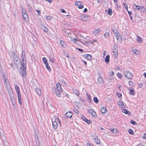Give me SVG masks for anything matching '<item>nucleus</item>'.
Masks as SVG:
<instances>
[{"mask_svg": "<svg viewBox=\"0 0 146 146\" xmlns=\"http://www.w3.org/2000/svg\"><path fill=\"white\" fill-rule=\"evenodd\" d=\"M53 91L56 94L57 96L59 98H60L61 97V94L60 93V92H61V91L55 90L54 91Z\"/></svg>", "mask_w": 146, "mask_h": 146, "instance_id": "9d476101", "label": "nucleus"}, {"mask_svg": "<svg viewBox=\"0 0 146 146\" xmlns=\"http://www.w3.org/2000/svg\"><path fill=\"white\" fill-rule=\"evenodd\" d=\"M84 57L86 58L87 59L89 60H90L92 58L91 55L89 54H84Z\"/></svg>", "mask_w": 146, "mask_h": 146, "instance_id": "a211bd4d", "label": "nucleus"}, {"mask_svg": "<svg viewBox=\"0 0 146 146\" xmlns=\"http://www.w3.org/2000/svg\"><path fill=\"white\" fill-rule=\"evenodd\" d=\"M64 55L67 57H68L69 56V54L67 52L65 53Z\"/></svg>", "mask_w": 146, "mask_h": 146, "instance_id": "052dcab7", "label": "nucleus"}, {"mask_svg": "<svg viewBox=\"0 0 146 146\" xmlns=\"http://www.w3.org/2000/svg\"><path fill=\"white\" fill-rule=\"evenodd\" d=\"M77 49L80 52H83L84 51L82 49L78 48H77Z\"/></svg>", "mask_w": 146, "mask_h": 146, "instance_id": "e2e57ef3", "label": "nucleus"}, {"mask_svg": "<svg viewBox=\"0 0 146 146\" xmlns=\"http://www.w3.org/2000/svg\"><path fill=\"white\" fill-rule=\"evenodd\" d=\"M137 41L139 42V43H140L141 42H142V39L141 38V37H137Z\"/></svg>", "mask_w": 146, "mask_h": 146, "instance_id": "c756f323", "label": "nucleus"}, {"mask_svg": "<svg viewBox=\"0 0 146 146\" xmlns=\"http://www.w3.org/2000/svg\"><path fill=\"white\" fill-rule=\"evenodd\" d=\"M74 112L75 113H76L77 114H78L79 113V112L78 111L77 109H75L74 110Z\"/></svg>", "mask_w": 146, "mask_h": 146, "instance_id": "0e129e2a", "label": "nucleus"}, {"mask_svg": "<svg viewBox=\"0 0 146 146\" xmlns=\"http://www.w3.org/2000/svg\"><path fill=\"white\" fill-rule=\"evenodd\" d=\"M11 101L12 103H14L15 101L14 97H13L11 99Z\"/></svg>", "mask_w": 146, "mask_h": 146, "instance_id": "6e6d98bb", "label": "nucleus"}, {"mask_svg": "<svg viewBox=\"0 0 146 146\" xmlns=\"http://www.w3.org/2000/svg\"><path fill=\"white\" fill-rule=\"evenodd\" d=\"M15 88L17 93V97L19 102L20 105H21L22 104V102L21 101V95L19 90V88L18 86L17 85H15Z\"/></svg>", "mask_w": 146, "mask_h": 146, "instance_id": "f257e3e1", "label": "nucleus"}, {"mask_svg": "<svg viewBox=\"0 0 146 146\" xmlns=\"http://www.w3.org/2000/svg\"><path fill=\"white\" fill-rule=\"evenodd\" d=\"M60 45L62 47H64V42L63 41L60 40Z\"/></svg>", "mask_w": 146, "mask_h": 146, "instance_id": "a18cd8bd", "label": "nucleus"}, {"mask_svg": "<svg viewBox=\"0 0 146 146\" xmlns=\"http://www.w3.org/2000/svg\"><path fill=\"white\" fill-rule=\"evenodd\" d=\"M20 75L22 77H23L25 76V71H24L23 72H19Z\"/></svg>", "mask_w": 146, "mask_h": 146, "instance_id": "58836bf2", "label": "nucleus"}, {"mask_svg": "<svg viewBox=\"0 0 146 146\" xmlns=\"http://www.w3.org/2000/svg\"><path fill=\"white\" fill-rule=\"evenodd\" d=\"M25 54H24L23 55V52H22V56H21V57H22V63H26V60H24L25 59Z\"/></svg>", "mask_w": 146, "mask_h": 146, "instance_id": "a878e982", "label": "nucleus"}, {"mask_svg": "<svg viewBox=\"0 0 146 146\" xmlns=\"http://www.w3.org/2000/svg\"><path fill=\"white\" fill-rule=\"evenodd\" d=\"M94 102L96 103L97 104L99 102V100L98 98L96 97H94L93 98Z\"/></svg>", "mask_w": 146, "mask_h": 146, "instance_id": "c85d7f7f", "label": "nucleus"}, {"mask_svg": "<svg viewBox=\"0 0 146 146\" xmlns=\"http://www.w3.org/2000/svg\"><path fill=\"white\" fill-rule=\"evenodd\" d=\"M49 60L51 61L53 63L54 62V60L53 58L49 57Z\"/></svg>", "mask_w": 146, "mask_h": 146, "instance_id": "37998d69", "label": "nucleus"}, {"mask_svg": "<svg viewBox=\"0 0 146 146\" xmlns=\"http://www.w3.org/2000/svg\"><path fill=\"white\" fill-rule=\"evenodd\" d=\"M132 50L136 54H139V52L136 49H132Z\"/></svg>", "mask_w": 146, "mask_h": 146, "instance_id": "ea45409f", "label": "nucleus"}, {"mask_svg": "<svg viewBox=\"0 0 146 146\" xmlns=\"http://www.w3.org/2000/svg\"><path fill=\"white\" fill-rule=\"evenodd\" d=\"M46 67L47 68V69L49 71H50L51 70V68L48 65V63L46 64H45Z\"/></svg>", "mask_w": 146, "mask_h": 146, "instance_id": "4c0bfd02", "label": "nucleus"}, {"mask_svg": "<svg viewBox=\"0 0 146 146\" xmlns=\"http://www.w3.org/2000/svg\"><path fill=\"white\" fill-rule=\"evenodd\" d=\"M64 30H63V31L65 33L66 35H67V36H68L69 35H70L71 33H70L69 32V30H68L64 29Z\"/></svg>", "mask_w": 146, "mask_h": 146, "instance_id": "6ab92c4d", "label": "nucleus"}, {"mask_svg": "<svg viewBox=\"0 0 146 146\" xmlns=\"http://www.w3.org/2000/svg\"><path fill=\"white\" fill-rule=\"evenodd\" d=\"M112 14V9L110 8H109L108 11V14L110 15H111Z\"/></svg>", "mask_w": 146, "mask_h": 146, "instance_id": "393cba45", "label": "nucleus"}, {"mask_svg": "<svg viewBox=\"0 0 146 146\" xmlns=\"http://www.w3.org/2000/svg\"><path fill=\"white\" fill-rule=\"evenodd\" d=\"M133 8L134 9L137 10H139L140 9V7L139 5H137L135 4H134L133 6Z\"/></svg>", "mask_w": 146, "mask_h": 146, "instance_id": "bb28decb", "label": "nucleus"}, {"mask_svg": "<svg viewBox=\"0 0 146 146\" xmlns=\"http://www.w3.org/2000/svg\"><path fill=\"white\" fill-rule=\"evenodd\" d=\"M95 142L98 144H99L100 143V141L98 138L97 137L95 139Z\"/></svg>", "mask_w": 146, "mask_h": 146, "instance_id": "473e14b6", "label": "nucleus"}, {"mask_svg": "<svg viewBox=\"0 0 146 146\" xmlns=\"http://www.w3.org/2000/svg\"><path fill=\"white\" fill-rule=\"evenodd\" d=\"M112 30L115 36H119L120 35V34L118 32V31L116 29L113 28Z\"/></svg>", "mask_w": 146, "mask_h": 146, "instance_id": "39448f33", "label": "nucleus"}, {"mask_svg": "<svg viewBox=\"0 0 146 146\" xmlns=\"http://www.w3.org/2000/svg\"><path fill=\"white\" fill-rule=\"evenodd\" d=\"M117 40L120 42H121L122 41V37H115Z\"/></svg>", "mask_w": 146, "mask_h": 146, "instance_id": "e433bc0d", "label": "nucleus"}, {"mask_svg": "<svg viewBox=\"0 0 146 146\" xmlns=\"http://www.w3.org/2000/svg\"><path fill=\"white\" fill-rule=\"evenodd\" d=\"M113 53L115 58H117L118 55V52L115 48L113 50Z\"/></svg>", "mask_w": 146, "mask_h": 146, "instance_id": "ddd939ff", "label": "nucleus"}, {"mask_svg": "<svg viewBox=\"0 0 146 146\" xmlns=\"http://www.w3.org/2000/svg\"><path fill=\"white\" fill-rule=\"evenodd\" d=\"M25 69L23 68V67H20V68L18 70L20 72H23L24 71H26Z\"/></svg>", "mask_w": 146, "mask_h": 146, "instance_id": "2f4dec72", "label": "nucleus"}, {"mask_svg": "<svg viewBox=\"0 0 146 146\" xmlns=\"http://www.w3.org/2000/svg\"><path fill=\"white\" fill-rule=\"evenodd\" d=\"M130 94L132 95H133L135 94L134 91L133 89H131L130 90Z\"/></svg>", "mask_w": 146, "mask_h": 146, "instance_id": "f704fd0d", "label": "nucleus"}, {"mask_svg": "<svg viewBox=\"0 0 146 146\" xmlns=\"http://www.w3.org/2000/svg\"><path fill=\"white\" fill-rule=\"evenodd\" d=\"M143 137L144 139H146V133H145L144 134L143 136Z\"/></svg>", "mask_w": 146, "mask_h": 146, "instance_id": "774afa93", "label": "nucleus"}, {"mask_svg": "<svg viewBox=\"0 0 146 146\" xmlns=\"http://www.w3.org/2000/svg\"><path fill=\"white\" fill-rule=\"evenodd\" d=\"M98 83L100 84L103 83V78L101 77H99L98 79Z\"/></svg>", "mask_w": 146, "mask_h": 146, "instance_id": "dca6fc26", "label": "nucleus"}, {"mask_svg": "<svg viewBox=\"0 0 146 146\" xmlns=\"http://www.w3.org/2000/svg\"><path fill=\"white\" fill-rule=\"evenodd\" d=\"M122 112L125 114H127L129 115H130L131 114V113L126 109H124L123 110Z\"/></svg>", "mask_w": 146, "mask_h": 146, "instance_id": "2eb2a0df", "label": "nucleus"}, {"mask_svg": "<svg viewBox=\"0 0 146 146\" xmlns=\"http://www.w3.org/2000/svg\"><path fill=\"white\" fill-rule=\"evenodd\" d=\"M105 62L106 63L109 62L110 61V56L109 55H107L105 59Z\"/></svg>", "mask_w": 146, "mask_h": 146, "instance_id": "aec40b11", "label": "nucleus"}, {"mask_svg": "<svg viewBox=\"0 0 146 146\" xmlns=\"http://www.w3.org/2000/svg\"><path fill=\"white\" fill-rule=\"evenodd\" d=\"M52 125L53 126V128L54 129H56L57 128L58 126V123H57L56 120L54 121H52Z\"/></svg>", "mask_w": 146, "mask_h": 146, "instance_id": "6e6552de", "label": "nucleus"}, {"mask_svg": "<svg viewBox=\"0 0 146 146\" xmlns=\"http://www.w3.org/2000/svg\"><path fill=\"white\" fill-rule=\"evenodd\" d=\"M129 85L131 86H133V82L132 81H130L129 82Z\"/></svg>", "mask_w": 146, "mask_h": 146, "instance_id": "864d4df0", "label": "nucleus"}, {"mask_svg": "<svg viewBox=\"0 0 146 146\" xmlns=\"http://www.w3.org/2000/svg\"><path fill=\"white\" fill-rule=\"evenodd\" d=\"M14 61L15 63H17L18 60H19L18 56L15 52H13L12 53Z\"/></svg>", "mask_w": 146, "mask_h": 146, "instance_id": "f03ea898", "label": "nucleus"}, {"mask_svg": "<svg viewBox=\"0 0 146 146\" xmlns=\"http://www.w3.org/2000/svg\"><path fill=\"white\" fill-rule=\"evenodd\" d=\"M42 60L44 62V63L45 64H48L47 60L46 59V58L45 57H43L42 58Z\"/></svg>", "mask_w": 146, "mask_h": 146, "instance_id": "7c9ffc66", "label": "nucleus"}, {"mask_svg": "<svg viewBox=\"0 0 146 146\" xmlns=\"http://www.w3.org/2000/svg\"><path fill=\"white\" fill-rule=\"evenodd\" d=\"M87 96H88V100L90 101L91 100V96L90 95H89L88 94H87Z\"/></svg>", "mask_w": 146, "mask_h": 146, "instance_id": "5fc2aeb1", "label": "nucleus"}, {"mask_svg": "<svg viewBox=\"0 0 146 146\" xmlns=\"http://www.w3.org/2000/svg\"><path fill=\"white\" fill-rule=\"evenodd\" d=\"M81 19L83 21H86L88 19L89 16L86 15L82 14L80 16Z\"/></svg>", "mask_w": 146, "mask_h": 146, "instance_id": "7ed1b4c3", "label": "nucleus"}, {"mask_svg": "<svg viewBox=\"0 0 146 146\" xmlns=\"http://www.w3.org/2000/svg\"><path fill=\"white\" fill-rule=\"evenodd\" d=\"M118 105L120 107H121L122 108H123L124 107V106L123 105V102H119L118 103Z\"/></svg>", "mask_w": 146, "mask_h": 146, "instance_id": "cd10ccee", "label": "nucleus"}, {"mask_svg": "<svg viewBox=\"0 0 146 146\" xmlns=\"http://www.w3.org/2000/svg\"><path fill=\"white\" fill-rule=\"evenodd\" d=\"M46 18L47 19L50 20L52 19V17H51L48 16L46 17Z\"/></svg>", "mask_w": 146, "mask_h": 146, "instance_id": "13d9d810", "label": "nucleus"}, {"mask_svg": "<svg viewBox=\"0 0 146 146\" xmlns=\"http://www.w3.org/2000/svg\"><path fill=\"white\" fill-rule=\"evenodd\" d=\"M55 120H56L57 121H58V123L60 127L61 126V121L59 120V119L58 118H56Z\"/></svg>", "mask_w": 146, "mask_h": 146, "instance_id": "c03bdc74", "label": "nucleus"}, {"mask_svg": "<svg viewBox=\"0 0 146 146\" xmlns=\"http://www.w3.org/2000/svg\"><path fill=\"white\" fill-rule=\"evenodd\" d=\"M35 91L37 94L39 96H40L41 94V90L39 89L36 88L35 89Z\"/></svg>", "mask_w": 146, "mask_h": 146, "instance_id": "4468645a", "label": "nucleus"}, {"mask_svg": "<svg viewBox=\"0 0 146 146\" xmlns=\"http://www.w3.org/2000/svg\"><path fill=\"white\" fill-rule=\"evenodd\" d=\"M21 9L22 14V15H24L25 14H27V13L25 10V9H23V7H21Z\"/></svg>", "mask_w": 146, "mask_h": 146, "instance_id": "412c9836", "label": "nucleus"}, {"mask_svg": "<svg viewBox=\"0 0 146 146\" xmlns=\"http://www.w3.org/2000/svg\"><path fill=\"white\" fill-rule=\"evenodd\" d=\"M81 3H82V2L81 1H77L75 2V4L76 5L79 6Z\"/></svg>", "mask_w": 146, "mask_h": 146, "instance_id": "c9c22d12", "label": "nucleus"}, {"mask_svg": "<svg viewBox=\"0 0 146 146\" xmlns=\"http://www.w3.org/2000/svg\"><path fill=\"white\" fill-rule=\"evenodd\" d=\"M116 129H111V131L112 132L114 133L115 132V131H116Z\"/></svg>", "mask_w": 146, "mask_h": 146, "instance_id": "680f3d73", "label": "nucleus"}, {"mask_svg": "<svg viewBox=\"0 0 146 146\" xmlns=\"http://www.w3.org/2000/svg\"><path fill=\"white\" fill-rule=\"evenodd\" d=\"M100 30L99 29H97L95 30L93 32V33L94 35H96L98 33H100Z\"/></svg>", "mask_w": 146, "mask_h": 146, "instance_id": "b1692460", "label": "nucleus"}, {"mask_svg": "<svg viewBox=\"0 0 146 146\" xmlns=\"http://www.w3.org/2000/svg\"><path fill=\"white\" fill-rule=\"evenodd\" d=\"M117 76L119 78H121L122 77V75L119 73L118 72V73H117Z\"/></svg>", "mask_w": 146, "mask_h": 146, "instance_id": "79ce46f5", "label": "nucleus"}, {"mask_svg": "<svg viewBox=\"0 0 146 146\" xmlns=\"http://www.w3.org/2000/svg\"><path fill=\"white\" fill-rule=\"evenodd\" d=\"M117 96L119 97H121L122 96V95L120 93H117Z\"/></svg>", "mask_w": 146, "mask_h": 146, "instance_id": "69168bd1", "label": "nucleus"}, {"mask_svg": "<svg viewBox=\"0 0 146 146\" xmlns=\"http://www.w3.org/2000/svg\"><path fill=\"white\" fill-rule=\"evenodd\" d=\"M74 92L75 93V94H76V95L78 96L79 94V93L78 91L77 90H75L74 91Z\"/></svg>", "mask_w": 146, "mask_h": 146, "instance_id": "09e8293b", "label": "nucleus"}, {"mask_svg": "<svg viewBox=\"0 0 146 146\" xmlns=\"http://www.w3.org/2000/svg\"><path fill=\"white\" fill-rule=\"evenodd\" d=\"M42 29L45 32H47L48 31V29L46 26L42 25L41 27Z\"/></svg>", "mask_w": 146, "mask_h": 146, "instance_id": "4be33fe9", "label": "nucleus"}, {"mask_svg": "<svg viewBox=\"0 0 146 146\" xmlns=\"http://www.w3.org/2000/svg\"><path fill=\"white\" fill-rule=\"evenodd\" d=\"M23 18L25 21L29 19V17L27 14H25L24 15H23Z\"/></svg>", "mask_w": 146, "mask_h": 146, "instance_id": "5701e85b", "label": "nucleus"}, {"mask_svg": "<svg viewBox=\"0 0 146 146\" xmlns=\"http://www.w3.org/2000/svg\"><path fill=\"white\" fill-rule=\"evenodd\" d=\"M72 115V113L71 111H68L66 113V117L68 118H70Z\"/></svg>", "mask_w": 146, "mask_h": 146, "instance_id": "9b49d317", "label": "nucleus"}, {"mask_svg": "<svg viewBox=\"0 0 146 146\" xmlns=\"http://www.w3.org/2000/svg\"><path fill=\"white\" fill-rule=\"evenodd\" d=\"M21 67H23V68L26 69V63H21Z\"/></svg>", "mask_w": 146, "mask_h": 146, "instance_id": "72a5a7b5", "label": "nucleus"}, {"mask_svg": "<svg viewBox=\"0 0 146 146\" xmlns=\"http://www.w3.org/2000/svg\"><path fill=\"white\" fill-rule=\"evenodd\" d=\"M96 41H97V40H96V39H94V40H89V42H90L91 43H92V44H93V42H95Z\"/></svg>", "mask_w": 146, "mask_h": 146, "instance_id": "8fccbe9b", "label": "nucleus"}, {"mask_svg": "<svg viewBox=\"0 0 146 146\" xmlns=\"http://www.w3.org/2000/svg\"><path fill=\"white\" fill-rule=\"evenodd\" d=\"M3 80H4V83L7 86V85L9 84V80L5 77V74L3 75Z\"/></svg>", "mask_w": 146, "mask_h": 146, "instance_id": "0eeeda50", "label": "nucleus"}, {"mask_svg": "<svg viewBox=\"0 0 146 146\" xmlns=\"http://www.w3.org/2000/svg\"><path fill=\"white\" fill-rule=\"evenodd\" d=\"M107 111V109L105 107H102L101 108L100 111L101 112V113H105Z\"/></svg>", "mask_w": 146, "mask_h": 146, "instance_id": "f3484780", "label": "nucleus"}, {"mask_svg": "<svg viewBox=\"0 0 146 146\" xmlns=\"http://www.w3.org/2000/svg\"><path fill=\"white\" fill-rule=\"evenodd\" d=\"M114 74V72L113 71L111 72L110 73V76H112V75H113Z\"/></svg>", "mask_w": 146, "mask_h": 146, "instance_id": "338daca9", "label": "nucleus"}, {"mask_svg": "<svg viewBox=\"0 0 146 146\" xmlns=\"http://www.w3.org/2000/svg\"><path fill=\"white\" fill-rule=\"evenodd\" d=\"M55 90H62L61 85L59 82H58L56 85V89Z\"/></svg>", "mask_w": 146, "mask_h": 146, "instance_id": "f8f14e48", "label": "nucleus"}, {"mask_svg": "<svg viewBox=\"0 0 146 146\" xmlns=\"http://www.w3.org/2000/svg\"><path fill=\"white\" fill-rule=\"evenodd\" d=\"M88 112L90 113L93 117H96L97 115L96 112L92 109H90L88 110Z\"/></svg>", "mask_w": 146, "mask_h": 146, "instance_id": "423d86ee", "label": "nucleus"}, {"mask_svg": "<svg viewBox=\"0 0 146 146\" xmlns=\"http://www.w3.org/2000/svg\"><path fill=\"white\" fill-rule=\"evenodd\" d=\"M104 36H109V33H105Z\"/></svg>", "mask_w": 146, "mask_h": 146, "instance_id": "bf43d9fd", "label": "nucleus"}, {"mask_svg": "<svg viewBox=\"0 0 146 146\" xmlns=\"http://www.w3.org/2000/svg\"><path fill=\"white\" fill-rule=\"evenodd\" d=\"M125 76L126 78L130 79H131L133 77V75L129 71L127 72L125 74Z\"/></svg>", "mask_w": 146, "mask_h": 146, "instance_id": "20e7f679", "label": "nucleus"}, {"mask_svg": "<svg viewBox=\"0 0 146 146\" xmlns=\"http://www.w3.org/2000/svg\"><path fill=\"white\" fill-rule=\"evenodd\" d=\"M82 118L84 121L86 122L88 124H90L92 123V121L91 120H88V119L84 116L82 117Z\"/></svg>", "mask_w": 146, "mask_h": 146, "instance_id": "1a4fd4ad", "label": "nucleus"}, {"mask_svg": "<svg viewBox=\"0 0 146 146\" xmlns=\"http://www.w3.org/2000/svg\"><path fill=\"white\" fill-rule=\"evenodd\" d=\"M131 124L133 125H136L137 124L136 122L133 120H131Z\"/></svg>", "mask_w": 146, "mask_h": 146, "instance_id": "49530a36", "label": "nucleus"}, {"mask_svg": "<svg viewBox=\"0 0 146 146\" xmlns=\"http://www.w3.org/2000/svg\"><path fill=\"white\" fill-rule=\"evenodd\" d=\"M141 11L143 13H145V12L146 10L145 8L144 7H141Z\"/></svg>", "mask_w": 146, "mask_h": 146, "instance_id": "603ef678", "label": "nucleus"}, {"mask_svg": "<svg viewBox=\"0 0 146 146\" xmlns=\"http://www.w3.org/2000/svg\"><path fill=\"white\" fill-rule=\"evenodd\" d=\"M128 133L131 135H133L134 134L133 131L131 129H129Z\"/></svg>", "mask_w": 146, "mask_h": 146, "instance_id": "a19ab883", "label": "nucleus"}, {"mask_svg": "<svg viewBox=\"0 0 146 146\" xmlns=\"http://www.w3.org/2000/svg\"><path fill=\"white\" fill-rule=\"evenodd\" d=\"M84 7V6L82 4H81L78 7V8L80 9H81L83 8Z\"/></svg>", "mask_w": 146, "mask_h": 146, "instance_id": "3c124183", "label": "nucleus"}, {"mask_svg": "<svg viewBox=\"0 0 146 146\" xmlns=\"http://www.w3.org/2000/svg\"><path fill=\"white\" fill-rule=\"evenodd\" d=\"M138 87L139 88H141L143 86V84L141 83H139L138 84Z\"/></svg>", "mask_w": 146, "mask_h": 146, "instance_id": "de8ad7c7", "label": "nucleus"}, {"mask_svg": "<svg viewBox=\"0 0 146 146\" xmlns=\"http://www.w3.org/2000/svg\"><path fill=\"white\" fill-rule=\"evenodd\" d=\"M36 11L38 13V15H40V11L38 10H36Z\"/></svg>", "mask_w": 146, "mask_h": 146, "instance_id": "4d7b16f0", "label": "nucleus"}]
</instances>
